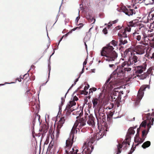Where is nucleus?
Segmentation results:
<instances>
[{"label":"nucleus","mask_w":154,"mask_h":154,"mask_svg":"<svg viewBox=\"0 0 154 154\" xmlns=\"http://www.w3.org/2000/svg\"><path fill=\"white\" fill-rule=\"evenodd\" d=\"M109 66L110 68H114L115 67V65L114 64H109Z\"/></svg>","instance_id":"nucleus-53"},{"label":"nucleus","mask_w":154,"mask_h":154,"mask_svg":"<svg viewBox=\"0 0 154 154\" xmlns=\"http://www.w3.org/2000/svg\"><path fill=\"white\" fill-rule=\"evenodd\" d=\"M103 94V93H100L98 95V97L99 98H100L101 97V96Z\"/></svg>","instance_id":"nucleus-61"},{"label":"nucleus","mask_w":154,"mask_h":154,"mask_svg":"<svg viewBox=\"0 0 154 154\" xmlns=\"http://www.w3.org/2000/svg\"><path fill=\"white\" fill-rule=\"evenodd\" d=\"M130 51H129L128 49H126L124 52L123 54H122V57L126 58L128 57L129 58V57L130 54L131 52Z\"/></svg>","instance_id":"nucleus-21"},{"label":"nucleus","mask_w":154,"mask_h":154,"mask_svg":"<svg viewBox=\"0 0 154 154\" xmlns=\"http://www.w3.org/2000/svg\"><path fill=\"white\" fill-rule=\"evenodd\" d=\"M147 88L148 89L149 88V86L148 85H143L140 87V89L138 91L137 97L134 100V105L136 107L139 106L140 101L143 96L144 91H145Z\"/></svg>","instance_id":"nucleus-4"},{"label":"nucleus","mask_w":154,"mask_h":154,"mask_svg":"<svg viewBox=\"0 0 154 154\" xmlns=\"http://www.w3.org/2000/svg\"><path fill=\"white\" fill-rule=\"evenodd\" d=\"M53 143L51 142L49 144L48 146L47 149V151H50L51 149L53 148Z\"/></svg>","instance_id":"nucleus-34"},{"label":"nucleus","mask_w":154,"mask_h":154,"mask_svg":"<svg viewBox=\"0 0 154 154\" xmlns=\"http://www.w3.org/2000/svg\"><path fill=\"white\" fill-rule=\"evenodd\" d=\"M147 125L146 122H143L140 124V127H144L145 128Z\"/></svg>","instance_id":"nucleus-39"},{"label":"nucleus","mask_w":154,"mask_h":154,"mask_svg":"<svg viewBox=\"0 0 154 154\" xmlns=\"http://www.w3.org/2000/svg\"><path fill=\"white\" fill-rule=\"evenodd\" d=\"M117 89V88L115 89L111 95V98H113V97L115 96H118L119 97H118L119 100H121V95L123 94V91H117L116 90Z\"/></svg>","instance_id":"nucleus-10"},{"label":"nucleus","mask_w":154,"mask_h":154,"mask_svg":"<svg viewBox=\"0 0 154 154\" xmlns=\"http://www.w3.org/2000/svg\"><path fill=\"white\" fill-rule=\"evenodd\" d=\"M33 67H34V68H35V66H34V65H32L31 67H30V68L29 69V70L28 71V72H29V70H31V69Z\"/></svg>","instance_id":"nucleus-63"},{"label":"nucleus","mask_w":154,"mask_h":154,"mask_svg":"<svg viewBox=\"0 0 154 154\" xmlns=\"http://www.w3.org/2000/svg\"><path fill=\"white\" fill-rule=\"evenodd\" d=\"M146 65L145 63L142 65L137 66L135 68V73L137 74H140L146 69Z\"/></svg>","instance_id":"nucleus-9"},{"label":"nucleus","mask_w":154,"mask_h":154,"mask_svg":"<svg viewBox=\"0 0 154 154\" xmlns=\"http://www.w3.org/2000/svg\"><path fill=\"white\" fill-rule=\"evenodd\" d=\"M98 99L97 98H94L92 100L93 104V108H95L98 103Z\"/></svg>","instance_id":"nucleus-28"},{"label":"nucleus","mask_w":154,"mask_h":154,"mask_svg":"<svg viewBox=\"0 0 154 154\" xmlns=\"http://www.w3.org/2000/svg\"><path fill=\"white\" fill-rule=\"evenodd\" d=\"M75 131H76V133L77 132V130L75 131V129L74 128H73L71 130L70 133V135L71 136H72V135H74V134L75 132Z\"/></svg>","instance_id":"nucleus-35"},{"label":"nucleus","mask_w":154,"mask_h":154,"mask_svg":"<svg viewBox=\"0 0 154 154\" xmlns=\"http://www.w3.org/2000/svg\"><path fill=\"white\" fill-rule=\"evenodd\" d=\"M84 71V66H83V68L82 69V71L80 72V75H81L82 74Z\"/></svg>","instance_id":"nucleus-54"},{"label":"nucleus","mask_w":154,"mask_h":154,"mask_svg":"<svg viewBox=\"0 0 154 154\" xmlns=\"http://www.w3.org/2000/svg\"><path fill=\"white\" fill-rule=\"evenodd\" d=\"M89 88V85L88 84V86H85L84 87V90L86 91L88 90Z\"/></svg>","instance_id":"nucleus-52"},{"label":"nucleus","mask_w":154,"mask_h":154,"mask_svg":"<svg viewBox=\"0 0 154 154\" xmlns=\"http://www.w3.org/2000/svg\"><path fill=\"white\" fill-rule=\"evenodd\" d=\"M78 99V98L76 96H75L73 97V99L72 100L75 102V101H77Z\"/></svg>","instance_id":"nucleus-51"},{"label":"nucleus","mask_w":154,"mask_h":154,"mask_svg":"<svg viewBox=\"0 0 154 154\" xmlns=\"http://www.w3.org/2000/svg\"><path fill=\"white\" fill-rule=\"evenodd\" d=\"M151 144L150 142L149 141H147L143 143L142 145V147L143 149H146L150 146Z\"/></svg>","instance_id":"nucleus-26"},{"label":"nucleus","mask_w":154,"mask_h":154,"mask_svg":"<svg viewBox=\"0 0 154 154\" xmlns=\"http://www.w3.org/2000/svg\"><path fill=\"white\" fill-rule=\"evenodd\" d=\"M124 69L125 72H129L131 70V68L129 67H124Z\"/></svg>","instance_id":"nucleus-37"},{"label":"nucleus","mask_w":154,"mask_h":154,"mask_svg":"<svg viewBox=\"0 0 154 154\" xmlns=\"http://www.w3.org/2000/svg\"><path fill=\"white\" fill-rule=\"evenodd\" d=\"M106 133L105 131H102V132L101 131L97 133L93 137L89 138L87 141V142L85 143L82 147V152H84L83 153H85V154H90L94 149V147L92 145V144L94 143L95 139L97 140H99L103 137V136H106Z\"/></svg>","instance_id":"nucleus-2"},{"label":"nucleus","mask_w":154,"mask_h":154,"mask_svg":"<svg viewBox=\"0 0 154 154\" xmlns=\"http://www.w3.org/2000/svg\"><path fill=\"white\" fill-rule=\"evenodd\" d=\"M102 32L105 35L108 32L106 28L104 29L103 30Z\"/></svg>","instance_id":"nucleus-43"},{"label":"nucleus","mask_w":154,"mask_h":154,"mask_svg":"<svg viewBox=\"0 0 154 154\" xmlns=\"http://www.w3.org/2000/svg\"><path fill=\"white\" fill-rule=\"evenodd\" d=\"M26 94L29 97H30V96H32V94L29 92V90H27L26 92Z\"/></svg>","instance_id":"nucleus-40"},{"label":"nucleus","mask_w":154,"mask_h":154,"mask_svg":"<svg viewBox=\"0 0 154 154\" xmlns=\"http://www.w3.org/2000/svg\"><path fill=\"white\" fill-rule=\"evenodd\" d=\"M103 122L102 123L101 125L102 127H103V128H104L103 129V131H105L106 133V132L108 131V129L109 127L108 126V125L106 122H105L103 120Z\"/></svg>","instance_id":"nucleus-23"},{"label":"nucleus","mask_w":154,"mask_h":154,"mask_svg":"<svg viewBox=\"0 0 154 154\" xmlns=\"http://www.w3.org/2000/svg\"><path fill=\"white\" fill-rule=\"evenodd\" d=\"M74 135H72L71 136L70 135V136L68 138V139L66 140V141H67V143H72L74 142Z\"/></svg>","instance_id":"nucleus-29"},{"label":"nucleus","mask_w":154,"mask_h":154,"mask_svg":"<svg viewBox=\"0 0 154 154\" xmlns=\"http://www.w3.org/2000/svg\"><path fill=\"white\" fill-rule=\"evenodd\" d=\"M117 43L118 42L113 40L109 44L102 49L100 52L101 55L106 57L105 60L106 61L109 62L114 61L117 59L118 54L114 50V48L111 45L115 47L117 45Z\"/></svg>","instance_id":"nucleus-1"},{"label":"nucleus","mask_w":154,"mask_h":154,"mask_svg":"<svg viewBox=\"0 0 154 154\" xmlns=\"http://www.w3.org/2000/svg\"><path fill=\"white\" fill-rule=\"evenodd\" d=\"M63 36H62L61 38H60V39L59 41V42L58 43V45H59L60 42L62 40L63 38Z\"/></svg>","instance_id":"nucleus-59"},{"label":"nucleus","mask_w":154,"mask_h":154,"mask_svg":"<svg viewBox=\"0 0 154 154\" xmlns=\"http://www.w3.org/2000/svg\"><path fill=\"white\" fill-rule=\"evenodd\" d=\"M111 77L109 78L106 82L105 84L102 87V91L103 92H108L111 90L113 88L112 86L111 85L109 82L110 80V79Z\"/></svg>","instance_id":"nucleus-7"},{"label":"nucleus","mask_w":154,"mask_h":154,"mask_svg":"<svg viewBox=\"0 0 154 154\" xmlns=\"http://www.w3.org/2000/svg\"><path fill=\"white\" fill-rule=\"evenodd\" d=\"M65 98H66V97L65 98V97H62L61 98V106L59 105V110H60V109L61 110V107H62V106H63V104L65 102L64 99Z\"/></svg>","instance_id":"nucleus-33"},{"label":"nucleus","mask_w":154,"mask_h":154,"mask_svg":"<svg viewBox=\"0 0 154 154\" xmlns=\"http://www.w3.org/2000/svg\"><path fill=\"white\" fill-rule=\"evenodd\" d=\"M119 97L117 96H115L114 97H113V98H111L112 99H113V100L116 101L117 102H119L121 100H119Z\"/></svg>","instance_id":"nucleus-36"},{"label":"nucleus","mask_w":154,"mask_h":154,"mask_svg":"<svg viewBox=\"0 0 154 154\" xmlns=\"http://www.w3.org/2000/svg\"><path fill=\"white\" fill-rule=\"evenodd\" d=\"M148 73L146 72L145 74L141 75L140 77V79H144L146 78L147 77L149 76Z\"/></svg>","instance_id":"nucleus-31"},{"label":"nucleus","mask_w":154,"mask_h":154,"mask_svg":"<svg viewBox=\"0 0 154 154\" xmlns=\"http://www.w3.org/2000/svg\"><path fill=\"white\" fill-rule=\"evenodd\" d=\"M86 117L85 118H80L79 120V123H80V125L82 127L86 125Z\"/></svg>","instance_id":"nucleus-25"},{"label":"nucleus","mask_w":154,"mask_h":154,"mask_svg":"<svg viewBox=\"0 0 154 154\" xmlns=\"http://www.w3.org/2000/svg\"><path fill=\"white\" fill-rule=\"evenodd\" d=\"M119 46H120L121 48H123V47L121 45H124L125 44L127 43L128 42V41L129 40H127V39H126L125 38H119Z\"/></svg>","instance_id":"nucleus-20"},{"label":"nucleus","mask_w":154,"mask_h":154,"mask_svg":"<svg viewBox=\"0 0 154 154\" xmlns=\"http://www.w3.org/2000/svg\"><path fill=\"white\" fill-rule=\"evenodd\" d=\"M98 112L99 115V118L105 120L106 116L105 113V109L103 108L100 107L98 110Z\"/></svg>","instance_id":"nucleus-11"},{"label":"nucleus","mask_w":154,"mask_h":154,"mask_svg":"<svg viewBox=\"0 0 154 154\" xmlns=\"http://www.w3.org/2000/svg\"><path fill=\"white\" fill-rule=\"evenodd\" d=\"M125 140L122 143V144L119 143L117 145V148L118 149L117 152L116 154H118L121 153V150L120 149L122 147V146H124V148L126 147L127 145H130L129 141L128 140H127V139L125 138ZM127 149V148H125V149Z\"/></svg>","instance_id":"nucleus-8"},{"label":"nucleus","mask_w":154,"mask_h":154,"mask_svg":"<svg viewBox=\"0 0 154 154\" xmlns=\"http://www.w3.org/2000/svg\"><path fill=\"white\" fill-rule=\"evenodd\" d=\"M131 65H129L128 64V60L127 61H124L123 63L121 65H119V66H120L121 68H123L125 66H130Z\"/></svg>","instance_id":"nucleus-32"},{"label":"nucleus","mask_w":154,"mask_h":154,"mask_svg":"<svg viewBox=\"0 0 154 154\" xmlns=\"http://www.w3.org/2000/svg\"><path fill=\"white\" fill-rule=\"evenodd\" d=\"M79 29L78 27L74 28L72 29V31H75V30H76L77 29Z\"/></svg>","instance_id":"nucleus-64"},{"label":"nucleus","mask_w":154,"mask_h":154,"mask_svg":"<svg viewBox=\"0 0 154 154\" xmlns=\"http://www.w3.org/2000/svg\"><path fill=\"white\" fill-rule=\"evenodd\" d=\"M125 75L124 69L123 68H121L120 66H117V68L111 75V77L114 79Z\"/></svg>","instance_id":"nucleus-5"},{"label":"nucleus","mask_w":154,"mask_h":154,"mask_svg":"<svg viewBox=\"0 0 154 154\" xmlns=\"http://www.w3.org/2000/svg\"><path fill=\"white\" fill-rule=\"evenodd\" d=\"M75 151V149L74 148H72L71 149V150L69 151V154H71V153H72L71 154H74V152Z\"/></svg>","instance_id":"nucleus-49"},{"label":"nucleus","mask_w":154,"mask_h":154,"mask_svg":"<svg viewBox=\"0 0 154 154\" xmlns=\"http://www.w3.org/2000/svg\"><path fill=\"white\" fill-rule=\"evenodd\" d=\"M136 38L137 40H138V41H139L140 40L141 36L140 35H138L136 37Z\"/></svg>","instance_id":"nucleus-50"},{"label":"nucleus","mask_w":154,"mask_h":154,"mask_svg":"<svg viewBox=\"0 0 154 154\" xmlns=\"http://www.w3.org/2000/svg\"><path fill=\"white\" fill-rule=\"evenodd\" d=\"M112 23L111 22H109V24L108 25V28H109L112 26Z\"/></svg>","instance_id":"nucleus-57"},{"label":"nucleus","mask_w":154,"mask_h":154,"mask_svg":"<svg viewBox=\"0 0 154 154\" xmlns=\"http://www.w3.org/2000/svg\"><path fill=\"white\" fill-rule=\"evenodd\" d=\"M122 27L120 26H118L116 27H115V28L114 29L115 30H117L119 29H121Z\"/></svg>","instance_id":"nucleus-48"},{"label":"nucleus","mask_w":154,"mask_h":154,"mask_svg":"<svg viewBox=\"0 0 154 154\" xmlns=\"http://www.w3.org/2000/svg\"><path fill=\"white\" fill-rule=\"evenodd\" d=\"M78 25L79 26V27H78L79 29L83 27V23H81L79 24Z\"/></svg>","instance_id":"nucleus-55"},{"label":"nucleus","mask_w":154,"mask_h":154,"mask_svg":"<svg viewBox=\"0 0 154 154\" xmlns=\"http://www.w3.org/2000/svg\"><path fill=\"white\" fill-rule=\"evenodd\" d=\"M15 82H11L10 83H8V82H5L4 84H0V86H3V85H4L6 84H13V83H14Z\"/></svg>","instance_id":"nucleus-46"},{"label":"nucleus","mask_w":154,"mask_h":154,"mask_svg":"<svg viewBox=\"0 0 154 154\" xmlns=\"http://www.w3.org/2000/svg\"><path fill=\"white\" fill-rule=\"evenodd\" d=\"M126 31L125 29H124V31L122 32V37H120V38H126V39H127V40H130L129 37H128L126 33Z\"/></svg>","instance_id":"nucleus-30"},{"label":"nucleus","mask_w":154,"mask_h":154,"mask_svg":"<svg viewBox=\"0 0 154 154\" xmlns=\"http://www.w3.org/2000/svg\"><path fill=\"white\" fill-rule=\"evenodd\" d=\"M134 149H132V148H131V150L129 152H130V153L132 154V153L134 152Z\"/></svg>","instance_id":"nucleus-62"},{"label":"nucleus","mask_w":154,"mask_h":154,"mask_svg":"<svg viewBox=\"0 0 154 154\" xmlns=\"http://www.w3.org/2000/svg\"><path fill=\"white\" fill-rule=\"evenodd\" d=\"M134 11L133 9H128L126 7H125L124 9H121V11L124 13L126 15L128 16H130L134 14Z\"/></svg>","instance_id":"nucleus-15"},{"label":"nucleus","mask_w":154,"mask_h":154,"mask_svg":"<svg viewBox=\"0 0 154 154\" xmlns=\"http://www.w3.org/2000/svg\"><path fill=\"white\" fill-rule=\"evenodd\" d=\"M65 121L64 118H61L59 120V124L57 126V135L59 134L60 129L63 126V124L64 123Z\"/></svg>","instance_id":"nucleus-17"},{"label":"nucleus","mask_w":154,"mask_h":154,"mask_svg":"<svg viewBox=\"0 0 154 154\" xmlns=\"http://www.w3.org/2000/svg\"><path fill=\"white\" fill-rule=\"evenodd\" d=\"M79 12H80V11H79V16L78 17H76V18L75 19V22L76 23H78V22L79 21V19L80 18V17H79Z\"/></svg>","instance_id":"nucleus-42"},{"label":"nucleus","mask_w":154,"mask_h":154,"mask_svg":"<svg viewBox=\"0 0 154 154\" xmlns=\"http://www.w3.org/2000/svg\"><path fill=\"white\" fill-rule=\"evenodd\" d=\"M69 20L68 19H66L65 20V24L66 25V23H68L69 22Z\"/></svg>","instance_id":"nucleus-60"},{"label":"nucleus","mask_w":154,"mask_h":154,"mask_svg":"<svg viewBox=\"0 0 154 154\" xmlns=\"http://www.w3.org/2000/svg\"><path fill=\"white\" fill-rule=\"evenodd\" d=\"M118 20L116 19L114 21H112V23L113 24L116 23L118 22Z\"/></svg>","instance_id":"nucleus-58"},{"label":"nucleus","mask_w":154,"mask_h":154,"mask_svg":"<svg viewBox=\"0 0 154 154\" xmlns=\"http://www.w3.org/2000/svg\"><path fill=\"white\" fill-rule=\"evenodd\" d=\"M88 120L87 122V124L90 126H94L95 122L94 121L95 118L92 116L90 115L88 116Z\"/></svg>","instance_id":"nucleus-18"},{"label":"nucleus","mask_w":154,"mask_h":154,"mask_svg":"<svg viewBox=\"0 0 154 154\" xmlns=\"http://www.w3.org/2000/svg\"><path fill=\"white\" fill-rule=\"evenodd\" d=\"M136 127L137 126H136L134 127V128L132 127H131L129 128L126 135V138L127 139V140H128L129 141L131 138L130 135L133 134H134L135 132L134 130V129L136 128Z\"/></svg>","instance_id":"nucleus-16"},{"label":"nucleus","mask_w":154,"mask_h":154,"mask_svg":"<svg viewBox=\"0 0 154 154\" xmlns=\"http://www.w3.org/2000/svg\"><path fill=\"white\" fill-rule=\"evenodd\" d=\"M135 52L136 54L141 55L145 53L143 46L141 45L137 46Z\"/></svg>","instance_id":"nucleus-14"},{"label":"nucleus","mask_w":154,"mask_h":154,"mask_svg":"<svg viewBox=\"0 0 154 154\" xmlns=\"http://www.w3.org/2000/svg\"><path fill=\"white\" fill-rule=\"evenodd\" d=\"M152 70V67L149 68L148 69L146 73H148V74L149 75V74L151 72Z\"/></svg>","instance_id":"nucleus-41"},{"label":"nucleus","mask_w":154,"mask_h":154,"mask_svg":"<svg viewBox=\"0 0 154 154\" xmlns=\"http://www.w3.org/2000/svg\"><path fill=\"white\" fill-rule=\"evenodd\" d=\"M150 14H149V15L148 16V17H151V18H150V20H153L154 19V14H151L150 16L149 15Z\"/></svg>","instance_id":"nucleus-47"},{"label":"nucleus","mask_w":154,"mask_h":154,"mask_svg":"<svg viewBox=\"0 0 154 154\" xmlns=\"http://www.w3.org/2000/svg\"><path fill=\"white\" fill-rule=\"evenodd\" d=\"M138 57L136 56V54L132 52H130V56L128 59V65H131L133 64H135V63L138 61Z\"/></svg>","instance_id":"nucleus-6"},{"label":"nucleus","mask_w":154,"mask_h":154,"mask_svg":"<svg viewBox=\"0 0 154 154\" xmlns=\"http://www.w3.org/2000/svg\"><path fill=\"white\" fill-rule=\"evenodd\" d=\"M27 72V73L25 74L24 75H23V77H25L26 78H27L29 76V74Z\"/></svg>","instance_id":"nucleus-56"},{"label":"nucleus","mask_w":154,"mask_h":154,"mask_svg":"<svg viewBox=\"0 0 154 154\" xmlns=\"http://www.w3.org/2000/svg\"><path fill=\"white\" fill-rule=\"evenodd\" d=\"M40 116L39 115H37V116H36L33 119V120L32 122V129L34 130V127L35 126V121L37 120H38L39 122V119H40Z\"/></svg>","instance_id":"nucleus-24"},{"label":"nucleus","mask_w":154,"mask_h":154,"mask_svg":"<svg viewBox=\"0 0 154 154\" xmlns=\"http://www.w3.org/2000/svg\"><path fill=\"white\" fill-rule=\"evenodd\" d=\"M74 84H72V85L70 87V88H69V89L67 91V92L66 93V94H65V98L66 97V94H67L68 93L69 91L75 85H74Z\"/></svg>","instance_id":"nucleus-44"},{"label":"nucleus","mask_w":154,"mask_h":154,"mask_svg":"<svg viewBox=\"0 0 154 154\" xmlns=\"http://www.w3.org/2000/svg\"><path fill=\"white\" fill-rule=\"evenodd\" d=\"M147 3H146L145 5H152L154 3V0H151V1H149L148 2L147 1Z\"/></svg>","instance_id":"nucleus-38"},{"label":"nucleus","mask_w":154,"mask_h":154,"mask_svg":"<svg viewBox=\"0 0 154 154\" xmlns=\"http://www.w3.org/2000/svg\"><path fill=\"white\" fill-rule=\"evenodd\" d=\"M76 104V103L73 100L70 101L69 103H68L66 106L65 111L67 110V112L70 111L69 113L70 114L74 109L72 110L71 108L73 106H75Z\"/></svg>","instance_id":"nucleus-12"},{"label":"nucleus","mask_w":154,"mask_h":154,"mask_svg":"<svg viewBox=\"0 0 154 154\" xmlns=\"http://www.w3.org/2000/svg\"><path fill=\"white\" fill-rule=\"evenodd\" d=\"M88 92V91H86L83 90L82 91V94H84L85 95H87Z\"/></svg>","instance_id":"nucleus-45"},{"label":"nucleus","mask_w":154,"mask_h":154,"mask_svg":"<svg viewBox=\"0 0 154 154\" xmlns=\"http://www.w3.org/2000/svg\"><path fill=\"white\" fill-rule=\"evenodd\" d=\"M137 24L135 23H134L133 21H131L128 23V26L130 27L129 29L128 30V31L129 32L131 31V27H135L137 26Z\"/></svg>","instance_id":"nucleus-22"},{"label":"nucleus","mask_w":154,"mask_h":154,"mask_svg":"<svg viewBox=\"0 0 154 154\" xmlns=\"http://www.w3.org/2000/svg\"><path fill=\"white\" fill-rule=\"evenodd\" d=\"M48 70L49 72V73H48V80L45 83H43L42 84V86L45 85L49 80L50 75V71H51V66H50V62L48 64Z\"/></svg>","instance_id":"nucleus-27"},{"label":"nucleus","mask_w":154,"mask_h":154,"mask_svg":"<svg viewBox=\"0 0 154 154\" xmlns=\"http://www.w3.org/2000/svg\"><path fill=\"white\" fill-rule=\"evenodd\" d=\"M140 130V128L139 127L137 129V134L134 137V141L136 143H137V144L136 145V146H137L139 144L142 143H141V141H142V140L141 139L140 137H139Z\"/></svg>","instance_id":"nucleus-13"},{"label":"nucleus","mask_w":154,"mask_h":154,"mask_svg":"<svg viewBox=\"0 0 154 154\" xmlns=\"http://www.w3.org/2000/svg\"><path fill=\"white\" fill-rule=\"evenodd\" d=\"M143 116H143H146V118L147 120H148L149 122L147 124V128L146 129L143 130L142 131V138H140L142 139L141 143H143L145 140V139L146 137V136L148 134L150 128H151V125H153V122L154 121V119L150 117V113H148L147 115L143 114L142 115Z\"/></svg>","instance_id":"nucleus-3"},{"label":"nucleus","mask_w":154,"mask_h":154,"mask_svg":"<svg viewBox=\"0 0 154 154\" xmlns=\"http://www.w3.org/2000/svg\"><path fill=\"white\" fill-rule=\"evenodd\" d=\"M66 146L65 148V152L66 154H69V151L71 150V147L72 145V143H68L67 141H66Z\"/></svg>","instance_id":"nucleus-19"}]
</instances>
